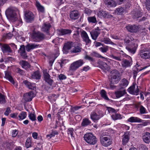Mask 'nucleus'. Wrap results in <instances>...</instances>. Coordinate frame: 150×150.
<instances>
[{"mask_svg":"<svg viewBox=\"0 0 150 150\" xmlns=\"http://www.w3.org/2000/svg\"><path fill=\"white\" fill-rule=\"evenodd\" d=\"M31 138H28L25 142V146L27 148L30 147L31 146Z\"/></svg>","mask_w":150,"mask_h":150,"instance_id":"52","label":"nucleus"},{"mask_svg":"<svg viewBox=\"0 0 150 150\" xmlns=\"http://www.w3.org/2000/svg\"><path fill=\"white\" fill-rule=\"evenodd\" d=\"M84 63L83 60L82 59H79L73 62L70 65L69 68V71L71 72H74Z\"/></svg>","mask_w":150,"mask_h":150,"instance_id":"4","label":"nucleus"},{"mask_svg":"<svg viewBox=\"0 0 150 150\" xmlns=\"http://www.w3.org/2000/svg\"><path fill=\"white\" fill-rule=\"evenodd\" d=\"M23 83L25 84L27 87L29 89L34 90L35 89L36 84L35 83H31L27 80L23 81Z\"/></svg>","mask_w":150,"mask_h":150,"instance_id":"28","label":"nucleus"},{"mask_svg":"<svg viewBox=\"0 0 150 150\" xmlns=\"http://www.w3.org/2000/svg\"><path fill=\"white\" fill-rule=\"evenodd\" d=\"M81 35L83 41L86 43V45L91 43V41L89 39V37L86 31L84 30L82 31L81 33Z\"/></svg>","mask_w":150,"mask_h":150,"instance_id":"14","label":"nucleus"},{"mask_svg":"<svg viewBox=\"0 0 150 150\" xmlns=\"http://www.w3.org/2000/svg\"><path fill=\"white\" fill-rule=\"evenodd\" d=\"M125 28L129 32L131 33H136L139 29L138 26L135 25H128L126 26Z\"/></svg>","mask_w":150,"mask_h":150,"instance_id":"11","label":"nucleus"},{"mask_svg":"<svg viewBox=\"0 0 150 150\" xmlns=\"http://www.w3.org/2000/svg\"><path fill=\"white\" fill-rule=\"evenodd\" d=\"M135 88V85H133L130 87L128 89L127 91L131 94L137 95L139 94V89L138 86Z\"/></svg>","mask_w":150,"mask_h":150,"instance_id":"15","label":"nucleus"},{"mask_svg":"<svg viewBox=\"0 0 150 150\" xmlns=\"http://www.w3.org/2000/svg\"><path fill=\"white\" fill-rule=\"evenodd\" d=\"M26 112H22L19 115L18 117L20 120H22L25 118L26 117Z\"/></svg>","mask_w":150,"mask_h":150,"instance_id":"45","label":"nucleus"},{"mask_svg":"<svg viewBox=\"0 0 150 150\" xmlns=\"http://www.w3.org/2000/svg\"><path fill=\"white\" fill-rule=\"evenodd\" d=\"M132 14L133 18L135 19L138 18L142 16V13L139 11L132 12Z\"/></svg>","mask_w":150,"mask_h":150,"instance_id":"37","label":"nucleus"},{"mask_svg":"<svg viewBox=\"0 0 150 150\" xmlns=\"http://www.w3.org/2000/svg\"><path fill=\"white\" fill-rule=\"evenodd\" d=\"M101 96L104 100L108 101H112V100L110 99L108 97L106 91L103 89L100 92Z\"/></svg>","mask_w":150,"mask_h":150,"instance_id":"32","label":"nucleus"},{"mask_svg":"<svg viewBox=\"0 0 150 150\" xmlns=\"http://www.w3.org/2000/svg\"><path fill=\"white\" fill-rule=\"evenodd\" d=\"M58 33L59 35H70L72 30L68 29H61L57 30Z\"/></svg>","mask_w":150,"mask_h":150,"instance_id":"20","label":"nucleus"},{"mask_svg":"<svg viewBox=\"0 0 150 150\" xmlns=\"http://www.w3.org/2000/svg\"><path fill=\"white\" fill-rule=\"evenodd\" d=\"M126 93V91L124 90L122 91H117L115 93L116 97L117 98H119L125 95Z\"/></svg>","mask_w":150,"mask_h":150,"instance_id":"36","label":"nucleus"},{"mask_svg":"<svg viewBox=\"0 0 150 150\" xmlns=\"http://www.w3.org/2000/svg\"><path fill=\"white\" fill-rule=\"evenodd\" d=\"M79 17V13L77 11L74 10L70 13V18L73 20L78 19Z\"/></svg>","mask_w":150,"mask_h":150,"instance_id":"21","label":"nucleus"},{"mask_svg":"<svg viewBox=\"0 0 150 150\" xmlns=\"http://www.w3.org/2000/svg\"><path fill=\"white\" fill-rule=\"evenodd\" d=\"M0 47L4 53H11L12 50L9 46L5 44H2L0 43Z\"/></svg>","mask_w":150,"mask_h":150,"instance_id":"16","label":"nucleus"},{"mask_svg":"<svg viewBox=\"0 0 150 150\" xmlns=\"http://www.w3.org/2000/svg\"><path fill=\"white\" fill-rule=\"evenodd\" d=\"M139 54L142 58L147 59L150 58V50L145 48L141 49Z\"/></svg>","mask_w":150,"mask_h":150,"instance_id":"6","label":"nucleus"},{"mask_svg":"<svg viewBox=\"0 0 150 150\" xmlns=\"http://www.w3.org/2000/svg\"><path fill=\"white\" fill-rule=\"evenodd\" d=\"M129 83L128 81L126 79H122L120 82V86L122 88H125L126 87Z\"/></svg>","mask_w":150,"mask_h":150,"instance_id":"35","label":"nucleus"},{"mask_svg":"<svg viewBox=\"0 0 150 150\" xmlns=\"http://www.w3.org/2000/svg\"><path fill=\"white\" fill-rule=\"evenodd\" d=\"M107 110L109 113L115 112H116V110L112 108L107 107Z\"/></svg>","mask_w":150,"mask_h":150,"instance_id":"64","label":"nucleus"},{"mask_svg":"<svg viewBox=\"0 0 150 150\" xmlns=\"http://www.w3.org/2000/svg\"><path fill=\"white\" fill-rule=\"evenodd\" d=\"M24 16V19L27 23H31L34 20V15L30 11H25Z\"/></svg>","mask_w":150,"mask_h":150,"instance_id":"7","label":"nucleus"},{"mask_svg":"<svg viewBox=\"0 0 150 150\" xmlns=\"http://www.w3.org/2000/svg\"><path fill=\"white\" fill-rule=\"evenodd\" d=\"M51 27V25L50 23H45L43 24L41 28V30L42 31L47 33Z\"/></svg>","mask_w":150,"mask_h":150,"instance_id":"26","label":"nucleus"},{"mask_svg":"<svg viewBox=\"0 0 150 150\" xmlns=\"http://www.w3.org/2000/svg\"><path fill=\"white\" fill-rule=\"evenodd\" d=\"M142 120L137 117H132L128 120V121L131 122H141Z\"/></svg>","mask_w":150,"mask_h":150,"instance_id":"34","label":"nucleus"},{"mask_svg":"<svg viewBox=\"0 0 150 150\" xmlns=\"http://www.w3.org/2000/svg\"><path fill=\"white\" fill-rule=\"evenodd\" d=\"M100 33L96 31H92L90 32V34L93 39L96 40Z\"/></svg>","mask_w":150,"mask_h":150,"instance_id":"40","label":"nucleus"},{"mask_svg":"<svg viewBox=\"0 0 150 150\" xmlns=\"http://www.w3.org/2000/svg\"><path fill=\"white\" fill-rule=\"evenodd\" d=\"M103 115V113L101 111H99L97 113L93 112L91 115V118L94 122L98 120Z\"/></svg>","mask_w":150,"mask_h":150,"instance_id":"8","label":"nucleus"},{"mask_svg":"<svg viewBox=\"0 0 150 150\" xmlns=\"http://www.w3.org/2000/svg\"><path fill=\"white\" fill-rule=\"evenodd\" d=\"M85 55L84 57V59H86L88 60L91 62H93L94 61V59L92 57H91L87 55V52H85Z\"/></svg>","mask_w":150,"mask_h":150,"instance_id":"55","label":"nucleus"},{"mask_svg":"<svg viewBox=\"0 0 150 150\" xmlns=\"http://www.w3.org/2000/svg\"><path fill=\"white\" fill-rule=\"evenodd\" d=\"M84 138L85 140L90 144L94 145L97 142L96 137L91 133H88L85 134Z\"/></svg>","mask_w":150,"mask_h":150,"instance_id":"3","label":"nucleus"},{"mask_svg":"<svg viewBox=\"0 0 150 150\" xmlns=\"http://www.w3.org/2000/svg\"><path fill=\"white\" fill-rule=\"evenodd\" d=\"M137 47V44H134L132 46H127L126 47V49L130 53L134 54L135 53Z\"/></svg>","mask_w":150,"mask_h":150,"instance_id":"24","label":"nucleus"},{"mask_svg":"<svg viewBox=\"0 0 150 150\" xmlns=\"http://www.w3.org/2000/svg\"><path fill=\"white\" fill-rule=\"evenodd\" d=\"M100 141L101 144L104 146L107 147L112 144V141L108 137H102L100 139Z\"/></svg>","mask_w":150,"mask_h":150,"instance_id":"12","label":"nucleus"},{"mask_svg":"<svg viewBox=\"0 0 150 150\" xmlns=\"http://www.w3.org/2000/svg\"><path fill=\"white\" fill-rule=\"evenodd\" d=\"M111 83L117 84L120 81L121 76L120 72L117 70H114L111 72Z\"/></svg>","mask_w":150,"mask_h":150,"instance_id":"2","label":"nucleus"},{"mask_svg":"<svg viewBox=\"0 0 150 150\" xmlns=\"http://www.w3.org/2000/svg\"><path fill=\"white\" fill-rule=\"evenodd\" d=\"M142 138L145 143H149L150 142V133L148 132H146L143 136Z\"/></svg>","mask_w":150,"mask_h":150,"instance_id":"31","label":"nucleus"},{"mask_svg":"<svg viewBox=\"0 0 150 150\" xmlns=\"http://www.w3.org/2000/svg\"><path fill=\"white\" fill-rule=\"evenodd\" d=\"M110 57L118 61H120L122 60L121 57L119 56H116L113 55H112L110 56Z\"/></svg>","mask_w":150,"mask_h":150,"instance_id":"56","label":"nucleus"},{"mask_svg":"<svg viewBox=\"0 0 150 150\" xmlns=\"http://www.w3.org/2000/svg\"><path fill=\"white\" fill-rule=\"evenodd\" d=\"M109 47L108 46H105L99 48V50L103 53H106L108 50Z\"/></svg>","mask_w":150,"mask_h":150,"instance_id":"49","label":"nucleus"},{"mask_svg":"<svg viewBox=\"0 0 150 150\" xmlns=\"http://www.w3.org/2000/svg\"><path fill=\"white\" fill-rule=\"evenodd\" d=\"M125 9L124 8L120 6L116 9L115 11V12L118 14L122 15L125 12Z\"/></svg>","mask_w":150,"mask_h":150,"instance_id":"38","label":"nucleus"},{"mask_svg":"<svg viewBox=\"0 0 150 150\" xmlns=\"http://www.w3.org/2000/svg\"><path fill=\"white\" fill-rule=\"evenodd\" d=\"M135 108L137 110L139 111L140 114H143L147 112L146 109L142 105L141 102H138L135 105Z\"/></svg>","mask_w":150,"mask_h":150,"instance_id":"13","label":"nucleus"},{"mask_svg":"<svg viewBox=\"0 0 150 150\" xmlns=\"http://www.w3.org/2000/svg\"><path fill=\"white\" fill-rule=\"evenodd\" d=\"M81 44H78L77 45H76L71 50V52L73 53H76L80 52L81 51L82 48Z\"/></svg>","mask_w":150,"mask_h":150,"instance_id":"29","label":"nucleus"},{"mask_svg":"<svg viewBox=\"0 0 150 150\" xmlns=\"http://www.w3.org/2000/svg\"><path fill=\"white\" fill-rule=\"evenodd\" d=\"M25 48L24 45H21L18 50V53L23 59H26L28 56L25 51Z\"/></svg>","mask_w":150,"mask_h":150,"instance_id":"10","label":"nucleus"},{"mask_svg":"<svg viewBox=\"0 0 150 150\" xmlns=\"http://www.w3.org/2000/svg\"><path fill=\"white\" fill-rule=\"evenodd\" d=\"M105 4L108 7H114L116 6V3L113 0H104Z\"/></svg>","mask_w":150,"mask_h":150,"instance_id":"22","label":"nucleus"},{"mask_svg":"<svg viewBox=\"0 0 150 150\" xmlns=\"http://www.w3.org/2000/svg\"><path fill=\"white\" fill-rule=\"evenodd\" d=\"M122 66L124 68H126L130 67L132 64L131 61H129L126 59H123L121 62Z\"/></svg>","mask_w":150,"mask_h":150,"instance_id":"23","label":"nucleus"},{"mask_svg":"<svg viewBox=\"0 0 150 150\" xmlns=\"http://www.w3.org/2000/svg\"><path fill=\"white\" fill-rule=\"evenodd\" d=\"M33 97L34 93L31 91L24 94L23 98L26 102H29L32 100Z\"/></svg>","mask_w":150,"mask_h":150,"instance_id":"17","label":"nucleus"},{"mask_svg":"<svg viewBox=\"0 0 150 150\" xmlns=\"http://www.w3.org/2000/svg\"><path fill=\"white\" fill-rule=\"evenodd\" d=\"M59 133L57 131L52 130L50 134L46 135V137L48 138L49 139H50L52 137L55 136V135H57Z\"/></svg>","mask_w":150,"mask_h":150,"instance_id":"42","label":"nucleus"},{"mask_svg":"<svg viewBox=\"0 0 150 150\" xmlns=\"http://www.w3.org/2000/svg\"><path fill=\"white\" fill-rule=\"evenodd\" d=\"M41 75L39 71H37L34 72L31 74V77L32 79H40L41 78Z\"/></svg>","mask_w":150,"mask_h":150,"instance_id":"33","label":"nucleus"},{"mask_svg":"<svg viewBox=\"0 0 150 150\" xmlns=\"http://www.w3.org/2000/svg\"><path fill=\"white\" fill-rule=\"evenodd\" d=\"M113 16L112 15L105 11V14L104 18H111Z\"/></svg>","mask_w":150,"mask_h":150,"instance_id":"63","label":"nucleus"},{"mask_svg":"<svg viewBox=\"0 0 150 150\" xmlns=\"http://www.w3.org/2000/svg\"><path fill=\"white\" fill-rule=\"evenodd\" d=\"M12 36V34L11 33L4 35L3 36V40H2L5 41L6 39H10L11 38Z\"/></svg>","mask_w":150,"mask_h":150,"instance_id":"46","label":"nucleus"},{"mask_svg":"<svg viewBox=\"0 0 150 150\" xmlns=\"http://www.w3.org/2000/svg\"><path fill=\"white\" fill-rule=\"evenodd\" d=\"M36 6L38 10L39 11L42 13L44 12L45 9L44 7L41 5L38 1H36Z\"/></svg>","mask_w":150,"mask_h":150,"instance_id":"41","label":"nucleus"},{"mask_svg":"<svg viewBox=\"0 0 150 150\" xmlns=\"http://www.w3.org/2000/svg\"><path fill=\"white\" fill-rule=\"evenodd\" d=\"M29 119L32 121H35L36 120L35 115L33 113H30L28 115Z\"/></svg>","mask_w":150,"mask_h":150,"instance_id":"50","label":"nucleus"},{"mask_svg":"<svg viewBox=\"0 0 150 150\" xmlns=\"http://www.w3.org/2000/svg\"><path fill=\"white\" fill-rule=\"evenodd\" d=\"M88 20L89 23H96L97 22L96 18L95 16L88 17Z\"/></svg>","mask_w":150,"mask_h":150,"instance_id":"43","label":"nucleus"},{"mask_svg":"<svg viewBox=\"0 0 150 150\" xmlns=\"http://www.w3.org/2000/svg\"><path fill=\"white\" fill-rule=\"evenodd\" d=\"M44 78L46 82H47L50 85H51L53 82V80L51 79L49 74L47 73V70L43 72Z\"/></svg>","mask_w":150,"mask_h":150,"instance_id":"19","label":"nucleus"},{"mask_svg":"<svg viewBox=\"0 0 150 150\" xmlns=\"http://www.w3.org/2000/svg\"><path fill=\"white\" fill-rule=\"evenodd\" d=\"M58 77L60 80H64L67 78L66 76L62 74H60L59 75Z\"/></svg>","mask_w":150,"mask_h":150,"instance_id":"60","label":"nucleus"},{"mask_svg":"<svg viewBox=\"0 0 150 150\" xmlns=\"http://www.w3.org/2000/svg\"><path fill=\"white\" fill-rule=\"evenodd\" d=\"M5 77L8 79L9 81L13 84H14L15 82L11 76V72L9 71H5Z\"/></svg>","mask_w":150,"mask_h":150,"instance_id":"30","label":"nucleus"},{"mask_svg":"<svg viewBox=\"0 0 150 150\" xmlns=\"http://www.w3.org/2000/svg\"><path fill=\"white\" fill-rule=\"evenodd\" d=\"M130 134L129 132H125L122 136V142L123 145H125L128 143L130 138Z\"/></svg>","mask_w":150,"mask_h":150,"instance_id":"9","label":"nucleus"},{"mask_svg":"<svg viewBox=\"0 0 150 150\" xmlns=\"http://www.w3.org/2000/svg\"><path fill=\"white\" fill-rule=\"evenodd\" d=\"M11 112V110L10 108L8 107L6 108V110L4 112V115L8 116Z\"/></svg>","mask_w":150,"mask_h":150,"instance_id":"62","label":"nucleus"},{"mask_svg":"<svg viewBox=\"0 0 150 150\" xmlns=\"http://www.w3.org/2000/svg\"><path fill=\"white\" fill-rule=\"evenodd\" d=\"M74 132V130L73 128H69L67 131V133L68 134H70L71 137H74L73 134Z\"/></svg>","mask_w":150,"mask_h":150,"instance_id":"54","label":"nucleus"},{"mask_svg":"<svg viewBox=\"0 0 150 150\" xmlns=\"http://www.w3.org/2000/svg\"><path fill=\"white\" fill-rule=\"evenodd\" d=\"M32 37L33 40L36 42H40L45 38V35L40 31H34Z\"/></svg>","mask_w":150,"mask_h":150,"instance_id":"5","label":"nucleus"},{"mask_svg":"<svg viewBox=\"0 0 150 150\" xmlns=\"http://www.w3.org/2000/svg\"><path fill=\"white\" fill-rule=\"evenodd\" d=\"M73 43L72 42H68L65 43L63 48V51L64 53L68 52V50H70L73 46Z\"/></svg>","mask_w":150,"mask_h":150,"instance_id":"18","label":"nucleus"},{"mask_svg":"<svg viewBox=\"0 0 150 150\" xmlns=\"http://www.w3.org/2000/svg\"><path fill=\"white\" fill-rule=\"evenodd\" d=\"M105 14V11H101L98 12V17L100 18H104Z\"/></svg>","mask_w":150,"mask_h":150,"instance_id":"53","label":"nucleus"},{"mask_svg":"<svg viewBox=\"0 0 150 150\" xmlns=\"http://www.w3.org/2000/svg\"><path fill=\"white\" fill-rule=\"evenodd\" d=\"M91 121L88 119H83L81 123V125L83 127H86L91 124Z\"/></svg>","mask_w":150,"mask_h":150,"instance_id":"39","label":"nucleus"},{"mask_svg":"<svg viewBox=\"0 0 150 150\" xmlns=\"http://www.w3.org/2000/svg\"><path fill=\"white\" fill-rule=\"evenodd\" d=\"M85 13L87 14L88 16L90 15L92 12L88 8H86L84 10Z\"/></svg>","mask_w":150,"mask_h":150,"instance_id":"61","label":"nucleus"},{"mask_svg":"<svg viewBox=\"0 0 150 150\" xmlns=\"http://www.w3.org/2000/svg\"><path fill=\"white\" fill-rule=\"evenodd\" d=\"M5 96L0 93V103L1 104H4L6 103Z\"/></svg>","mask_w":150,"mask_h":150,"instance_id":"47","label":"nucleus"},{"mask_svg":"<svg viewBox=\"0 0 150 150\" xmlns=\"http://www.w3.org/2000/svg\"><path fill=\"white\" fill-rule=\"evenodd\" d=\"M139 150H148V149L145 145L141 144L139 146Z\"/></svg>","mask_w":150,"mask_h":150,"instance_id":"58","label":"nucleus"},{"mask_svg":"<svg viewBox=\"0 0 150 150\" xmlns=\"http://www.w3.org/2000/svg\"><path fill=\"white\" fill-rule=\"evenodd\" d=\"M19 64L23 68L25 69L29 68L30 67L29 63L26 61H21L19 62Z\"/></svg>","mask_w":150,"mask_h":150,"instance_id":"27","label":"nucleus"},{"mask_svg":"<svg viewBox=\"0 0 150 150\" xmlns=\"http://www.w3.org/2000/svg\"><path fill=\"white\" fill-rule=\"evenodd\" d=\"M103 42L106 44H110L112 45H116V44L112 42L109 38H104Z\"/></svg>","mask_w":150,"mask_h":150,"instance_id":"44","label":"nucleus"},{"mask_svg":"<svg viewBox=\"0 0 150 150\" xmlns=\"http://www.w3.org/2000/svg\"><path fill=\"white\" fill-rule=\"evenodd\" d=\"M6 14L7 18L14 22L15 23H18L19 24H22V21L21 19H19L18 20L17 15L15 11L11 7H9L6 11Z\"/></svg>","mask_w":150,"mask_h":150,"instance_id":"1","label":"nucleus"},{"mask_svg":"<svg viewBox=\"0 0 150 150\" xmlns=\"http://www.w3.org/2000/svg\"><path fill=\"white\" fill-rule=\"evenodd\" d=\"M111 117L113 120H115L122 119L121 115L118 114H115L112 115Z\"/></svg>","mask_w":150,"mask_h":150,"instance_id":"48","label":"nucleus"},{"mask_svg":"<svg viewBox=\"0 0 150 150\" xmlns=\"http://www.w3.org/2000/svg\"><path fill=\"white\" fill-rule=\"evenodd\" d=\"M39 46V45L33 43H28L25 46L26 50L28 52H30L31 50L37 48Z\"/></svg>","mask_w":150,"mask_h":150,"instance_id":"25","label":"nucleus"},{"mask_svg":"<svg viewBox=\"0 0 150 150\" xmlns=\"http://www.w3.org/2000/svg\"><path fill=\"white\" fill-rule=\"evenodd\" d=\"M81 108V106H76L72 107L71 109V112L72 114L74 113H75L76 114L77 113H76L75 112V111L78 110L80 108Z\"/></svg>","mask_w":150,"mask_h":150,"instance_id":"51","label":"nucleus"},{"mask_svg":"<svg viewBox=\"0 0 150 150\" xmlns=\"http://www.w3.org/2000/svg\"><path fill=\"white\" fill-rule=\"evenodd\" d=\"M146 6L147 9L150 11V0H146Z\"/></svg>","mask_w":150,"mask_h":150,"instance_id":"59","label":"nucleus"},{"mask_svg":"<svg viewBox=\"0 0 150 150\" xmlns=\"http://www.w3.org/2000/svg\"><path fill=\"white\" fill-rule=\"evenodd\" d=\"M16 72L17 73L21 75H23L25 73L24 71L19 68H17L16 69Z\"/></svg>","mask_w":150,"mask_h":150,"instance_id":"57","label":"nucleus"}]
</instances>
